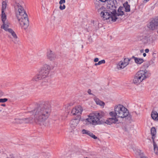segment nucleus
I'll use <instances>...</instances> for the list:
<instances>
[{
  "label": "nucleus",
  "instance_id": "obj_1",
  "mask_svg": "<svg viewBox=\"0 0 158 158\" xmlns=\"http://www.w3.org/2000/svg\"><path fill=\"white\" fill-rule=\"evenodd\" d=\"M128 111L125 107L122 105H118L114 106V111L109 113V115L112 118H108L106 121H103L101 119L105 116L104 113L100 111L90 114L89 118L85 119V122L87 125L91 124L96 125L105 123L110 125L118 122V118H123L128 116L131 118V115H128Z\"/></svg>",
  "mask_w": 158,
  "mask_h": 158
},
{
  "label": "nucleus",
  "instance_id": "obj_2",
  "mask_svg": "<svg viewBox=\"0 0 158 158\" xmlns=\"http://www.w3.org/2000/svg\"><path fill=\"white\" fill-rule=\"evenodd\" d=\"M51 110V107L48 102H42L31 111L34 118H23L24 122V123H35L39 125L43 124L49 118Z\"/></svg>",
  "mask_w": 158,
  "mask_h": 158
},
{
  "label": "nucleus",
  "instance_id": "obj_3",
  "mask_svg": "<svg viewBox=\"0 0 158 158\" xmlns=\"http://www.w3.org/2000/svg\"><path fill=\"white\" fill-rule=\"evenodd\" d=\"M116 0H111L107 2V6L104 10L103 7L98 10V12H100V15L103 20L109 19L115 22L118 18V16L122 15L124 13L122 10L123 8L120 7L118 10V12H116V9L117 6Z\"/></svg>",
  "mask_w": 158,
  "mask_h": 158
},
{
  "label": "nucleus",
  "instance_id": "obj_4",
  "mask_svg": "<svg viewBox=\"0 0 158 158\" xmlns=\"http://www.w3.org/2000/svg\"><path fill=\"white\" fill-rule=\"evenodd\" d=\"M15 8L16 16L20 26L25 29L27 28L29 24L27 14L22 6L19 3H16Z\"/></svg>",
  "mask_w": 158,
  "mask_h": 158
},
{
  "label": "nucleus",
  "instance_id": "obj_5",
  "mask_svg": "<svg viewBox=\"0 0 158 158\" xmlns=\"http://www.w3.org/2000/svg\"><path fill=\"white\" fill-rule=\"evenodd\" d=\"M50 70V66L47 64H44L41 68L39 73L33 78L32 81H37L47 78L48 77Z\"/></svg>",
  "mask_w": 158,
  "mask_h": 158
},
{
  "label": "nucleus",
  "instance_id": "obj_6",
  "mask_svg": "<svg viewBox=\"0 0 158 158\" xmlns=\"http://www.w3.org/2000/svg\"><path fill=\"white\" fill-rule=\"evenodd\" d=\"M150 74L146 70H140L135 75L133 79V82L135 84H139L143 80L148 77Z\"/></svg>",
  "mask_w": 158,
  "mask_h": 158
},
{
  "label": "nucleus",
  "instance_id": "obj_7",
  "mask_svg": "<svg viewBox=\"0 0 158 158\" xmlns=\"http://www.w3.org/2000/svg\"><path fill=\"white\" fill-rule=\"evenodd\" d=\"M139 40H142L144 44H151L155 40L156 38L153 35H148L143 36Z\"/></svg>",
  "mask_w": 158,
  "mask_h": 158
},
{
  "label": "nucleus",
  "instance_id": "obj_8",
  "mask_svg": "<svg viewBox=\"0 0 158 158\" xmlns=\"http://www.w3.org/2000/svg\"><path fill=\"white\" fill-rule=\"evenodd\" d=\"M82 111V107L80 106L75 107L72 109L71 113L73 115L80 116Z\"/></svg>",
  "mask_w": 158,
  "mask_h": 158
},
{
  "label": "nucleus",
  "instance_id": "obj_9",
  "mask_svg": "<svg viewBox=\"0 0 158 158\" xmlns=\"http://www.w3.org/2000/svg\"><path fill=\"white\" fill-rule=\"evenodd\" d=\"M11 34L13 37V40H12L14 43L17 44L19 43V40L18 39L17 36L14 31L11 29H9V30L7 31Z\"/></svg>",
  "mask_w": 158,
  "mask_h": 158
},
{
  "label": "nucleus",
  "instance_id": "obj_10",
  "mask_svg": "<svg viewBox=\"0 0 158 158\" xmlns=\"http://www.w3.org/2000/svg\"><path fill=\"white\" fill-rule=\"evenodd\" d=\"M47 58L50 60L53 61L56 58V56L54 52L51 50L48 51L47 53Z\"/></svg>",
  "mask_w": 158,
  "mask_h": 158
},
{
  "label": "nucleus",
  "instance_id": "obj_11",
  "mask_svg": "<svg viewBox=\"0 0 158 158\" xmlns=\"http://www.w3.org/2000/svg\"><path fill=\"white\" fill-rule=\"evenodd\" d=\"M79 122L78 119H72L70 122V126L71 128H75Z\"/></svg>",
  "mask_w": 158,
  "mask_h": 158
},
{
  "label": "nucleus",
  "instance_id": "obj_12",
  "mask_svg": "<svg viewBox=\"0 0 158 158\" xmlns=\"http://www.w3.org/2000/svg\"><path fill=\"white\" fill-rule=\"evenodd\" d=\"M3 24L1 26V28L4 29L6 31H7L9 29L8 28L10 23L7 21L2 22Z\"/></svg>",
  "mask_w": 158,
  "mask_h": 158
},
{
  "label": "nucleus",
  "instance_id": "obj_13",
  "mask_svg": "<svg viewBox=\"0 0 158 158\" xmlns=\"http://www.w3.org/2000/svg\"><path fill=\"white\" fill-rule=\"evenodd\" d=\"M123 7H121L123 8V9L122 10V11H123L124 9H125V10L126 12H129L130 11V6L128 4L127 2H126L124 3L123 4ZM121 7V6L119 7V8Z\"/></svg>",
  "mask_w": 158,
  "mask_h": 158
},
{
  "label": "nucleus",
  "instance_id": "obj_14",
  "mask_svg": "<svg viewBox=\"0 0 158 158\" xmlns=\"http://www.w3.org/2000/svg\"><path fill=\"white\" fill-rule=\"evenodd\" d=\"M131 59H134L135 63L138 64H141L143 62V60L142 58H139L132 56Z\"/></svg>",
  "mask_w": 158,
  "mask_h": 158
},
{
  "label": "nucleus",
  "instance_id": "obj_15",
  "mask_svg": "<svg viewBox=\"0 0 158 158\" xmlns=\"http://www.w3.org/2000/svg\"><path fill=\"white\" fill-rule=\"evenodd\" d=\"M151 117L153 119L155 120H158V114L156 111H153L152 112Z\"/></svg>",
  "mask_w": 158,
  "mask_h": 158
},
{
  "label": "nucleus",
  "instance_id": "obj_16",
  "mask_svg": "<svg viewBox=\"0 0 158 158\" xmlns=\"http://www.w3.org/2000/svg\"><path fill=\"white\" fill-rule=\"evenodd\" d=\"M153 148H154V150L155 153V154L158 155V146L156 143L155 142L154 140L152 141Z\"/></svg>",
  "mask_w": 158,
  "mask_h": 158
},
{
  "label": "nucleus",
  "instance_id": "obj_17",
  "mask_svg": "<svg viewBox=\"0 0 158 158\" xmlns=\"http://www.w3.org/2000/svg\"><path fill=\"white\" fill-rule=\"evenodd\" d=\"M94 100L97 105L103 106L105 104L104 102L101 101L98 98H95Z\"/></svg>",
  "mask_w": 158,
  "mask_h": 158
},
{
  "label": "nucleus",
  "instance_id": "obj_18",
  "mask_svg": "<svg viewBox=\"0 0 158 158\" xmlns=\"http://www.w3.org/2000/svg\"><path fill=\"white\" fill-rule=\"evenodd\" d=\"M124 64V63L122 61L119 62L117 65V68L118 69H123L124 68L126 67L127 65H125Z\"/></svg>",
  "mask_w": 158,
  "mask_h": 158
},
{
  "label": "nucleus",
  "instance_id": "obj_19",
  "mask_svg": "<svg viewBox=\"0 0 158 158\" xmlns=\"http://www.w3.org/2000/svg\"><path fill=\"white\" fill-rule=\"evenodd\" d=\"M151 133L152 135V139L153 140H154L155 135L156 134V131L154 127H152L151 129Z\"/></svg>",
  "mask_w": 158,
  "mask_h": 158
},
{
  "label": "nucleus",
  "instance_id": "obj_20",
  "mask_svg": "<svg viewBox=\"0 0 158 158\" xmlns=\"http://www.w3.org/2000/svg\"><path fill=\"white\" fill-rule=\"evenodd\" d=\"M1 19L2 22L7 21L6 20V16L4 12L2 11L1 14Z\"/></svg>",
  "mask_w": 158,
  "mask_h": 158
},
{
  "label": "nucleus",
  "instance_id": "obj_21",
  "mask_svg": "<svg viewBox=\"0 0 158 158\" xmlns=\"http://www.w3.org/2000/svg\"><path fill=\"white\" fill-rule=\"evenodd\" d=\"M15 123L17 124H21L24 123L23 118H15Z\"/></svg>",
  "mask_w": 158,
  "mask_h": 158
},
{
  "label": "nucleus",
  "instance_id": "obj_22",
  "mask_svg": "<svg viewBox=\"0 0 158 158\" xmlns=\"http://www.w3.org/2000/svg\"><path fill=\"white\" fill-rule=\"evenodd\" d=\"M131 59V58L130 59L125 58L124 59V60L122 62L124 63V64H125V65L127 66L129 64V62Z\"/></svg>",
  "mask_w": 158,
  "mask_h": 158
},
{
  "label": "nucleus",
  "instance_id": "obj_23",
  "mask_svg": "<svg viewBox=\"0 0 158 158\" xmlns=\"http://www.w3.org/2000/svg\"><path fill=\"white\" fill-rule=\"evenodd\" d=\"M6 4L5 1H3L2 3V12H4L6 7Z\"/></svg>",
  "mask_w": 158,
  "mask_h": 158
},
{
  "label": "nucleus",
  "instance_id": "obj_24",
  "mask_svg": "<svg viewBox=\"0 0 158 158\" xmlns=\"http://www.w3.org/2000/svg\"><path fill=\"white\" fill-rule=\"evenodd\" d=\"M87 135L94 139H97V137L95 135H94L92 132H90L89 131Z\"/></svg>",
  "mask_w": 158,
  "mask_h": 158
},
{
  "label": "nucleus",
  "instance_id": "obj_25",
  "mask_svg": "<svg viewBox=\"0 0 158 158\" xmlns=\"http://www.w3.org/2000/svg\"><path fill=\"white\" fill-rule=\"evenodd\" d=\"M95 7L98 9H98H99L100 8H102V7L103 8V9H104V7L103 6H100V4L99 2H96L95 3Z\"/></svg>",
  "mask_w": 158,
  "mask_h": 158
},
{
  "label": "nucleus",
  "instance_id": "obj_26",
  "mask_svg": "<svg viewBox=\"0 0 158 158\" xmlns=\"http://www.w3.org/2000/svg\"><path fill=\"white\" fill-rule=\"evenodd\" d=\"M44 158H49L50 156V154L48 152H45L43 154Z\"/></svg>",
  "mask_w": 158,
  "mask_h": 158
},
{
  "label": "nucleus",
  "instance_id": "obj_27",
  "mask_svg": "<svg viewBox=\"0 0 158 158\" xmlns=\"http://www.w3.org/2000/svg\"><path fill=\"white\" fill-rule=\"evenodd\" d=\"M136 154L140 156H141L143 155V152L139 150H137L136 151Z\"/></svg>",
  "mask_w": 158,
  "mask_h": 158
},
{
  "label": "nucleus",
  "instance_id": "obj_28",
  "mask_svg": "<svg viewBox=\"0 0 158 158\" xmlns=\"http://www.w3.org/2000/svg\"><path fill=\"white\" fill-rule=\"evenodd\" d=\"M41 9L43 11L44 13H46L47 12V9H45L44 6L43 5H42V7H41Z\"/></svg>",
  "mask_w": 158,
  "mask_h": 158
},
{
  "label": "nucleus",
  "instance_id": "obj_29",
  "mask_svg": "<svg viewBox=\"0 0 158 158\" xmlns=\"http://www.w3.org/2000/svg\"><path fill=\"white\" fill-rule=\"evenodd\" d=\"M8 100V99L6 98H0V102H4Z\"/></svg>",
  "mask_w": 158,
  "mask_h": 158
},
{
  "label": "nucleus",
  "instance_id": "obj_30",
  "mask_svg": "<svg viewBox=\"0 0 158 158\" xmlns=\"http://www.w3.org/2000/svg\"><path fill=\"white\" fill-rule=\"evenodd\" d=\"M89 131H88L84 129L82 130V133L83 134H85L87 135Z\"/></svg>",
  "mask_w": 158,
  "mask_h": 158
},
{
  "label": "nucleus",
  "instance_id": "obj_31",
  "mask_svg": "<svg viewBox=\"0 0 158 158\" xmlns=\"http://www.w3.org/2000/svg\"><path fill=\"white\" fill-rule=\"evenodd\" d=\"M59 8L61 10H64L65 8V6L64 5H60Z\"/></svg>",
  "mask_w": 158,
  "mask_h": 158
},
{
  "label": "nucleus",
  "instance_id": "obj_32",
  "mask_svg": "<svg viewBox=\"0 0 158 158\" xmlns=\"http://www.w3.org/2000/svg\"><path fill=\"white\" fill-rule=\"evenodd\" d=\"M99 64L100 65L101 64H104L105 63V60H100L98 62Z\"/></svg>",
  "mask_w": 158,
  "mask_h": 158
},
{
  "label": "nucleus",
  "instance_id": "obj_33",
  "mask_svg": "<svg viewBox=\"0 0 158 158\" xmlns=\"http://www.w3.org/2000/svg\"><path fill=\"white\" fill-rule=\"evenodd\" d=\"M65 0H60L59 2V3L60 5H62L63 3H65Z\"/></svg>",
  "mask_w": 158,
  "mask_h": 158
},
{
  "label": "nucleus",
  "instance_id": "obj_34",
  "mask_svg": "<svg viewBox=\"0 0 158 158\" xmlns=\"http://www.w3.org/2000/svg\"><path fill=\"white\" fill-rule=\"evenodd\" d=\"M88 93L89 95H93L92 93H91V90L90 89H89L88 90Z\"/></svg>",
  "mask_w": 158,
  "mask_h": 158
},
{
  "label": "nucleus",
  "instance_id": "obj_35",
  "mask_svg": "<svg viewBox=\"0 0 158 158\" xmlns=\"http://www.w3.org/2000/svg\"><path fill=\"white\" fill-rule=\"evenodd\" d=\"M98 58H95L94 59V61L95 62H96L98 61Z\"/></svg>",
  "mask_w": 158,
  "mask_h": 158
},
{
  "label": "nucleus",
  "instance_id": "obj_36",
  "mask_svg": "<svg viewBox=\"0 0 158 158\" xmlns=\"http://www.w3.org/2000/svg\"><path fill=\"white\" fill-rule=\"evenodd\" d=\"M108 0H99V1L102 2H105Z\"/></svg>",
  "mask_w": 158,
  "mask_h": 158
},
{
  "label": "nucleus",
  "instance_id": "obj_37",
  "mask_svg": "<svg viewBox=\"0 0 158 158\" xmlns=\"http://www.w3.org/2000/svg\"><path fill=\"white\" fill-rule=\"evenodd\" d=\"M145 52L146 53H148L149 52V49L148 48L145 49Z\"/></svg>",
  "mask_w": 158,
  "mask_h": 158
},
{
  "label": "nucleus",
  "instance_id": "obj_38",
  "mask_svg": "<svg viewBox=\"0 0 158 158\" xmlns=\"http://www.w3.org/2000/svg\"><path fill=\"white\" fill-rule=\"evenodd\" d=\"M2 114L3 115H5L6 114V112L4 111H3L2 112Z\"/></svg>",
  "mask_w": 158,
  "mask_h": 158
},
{
  "label": "nucleus",
  "instance_id": "obj_39",
  "mask_svg": "<svg viewBox=\"0 0 158 158\" xmlns=\"http://www.w3.org/2000/svg\"><path fill=\"white\" fill-rule=\"evenodd\" d=\"M140 158H147V157H146L145 156H141Z\"/></svg>",
  "mask_w": 158,
  "mask_h": 158
},
{
  "label": "nucleus",
  "instance_id": "obj_40",
  "mask_svg": "<svg viewBox=\"0 0 158 158\" xmlns=\"http://www.w3.org/2000/svg\"><path fill=\"white\" fill-rule=\"evenodd\" d=\"M95 66H97V65H99V63L98 62V63H96L95 64Z\"/></svg>",
  "mask_w": 158,
  "mask_h": 158
},
{
  "label": "nucleus",
  "instance_id": "obj_41",
  "mask_svg": "<svg viewBox=\"0 0 158 158\" xmlns=\"http://www.w3.org/2000/svg\"><path fill=\"white\" fill-rule=\"evenodd\" d=\"M146 55V53H143V56L144 57H145Z\"/></svg>",
  "mask_w": 158,
  "mask_h": 158
},
{
  "label": "nucleus",
  "instance_id": "obj_42",
  "mask_svg": "<svg viewBox=\"0 0 158 158\" xmlns=\"http://www.w3.org/2000/svg\"><path fill=\"white\" fill-rule=\"evenodd\" d=\"M135 114H136L137 115H139V113L138 114L136 112H135Z\"/></svg>",
  "mask_w": 158,
  "mask_h": 158
},
{
  "label": "nucleus",
  "instance_id": "obj_43",
  "mask_svg": "<svg viewBox=\"0 0 158 158\" xmlns=\"http://www.w3.org/2000/svg\"><path fill=\"white\" fill-rule=\"evenodd\" d=\"M1 106H5V104H2Z\"/></svg>",
  "mask_w": 158,
  "mask_h": 158
},
{
  "label": "nucleus",
  "instance_id": "obj_44",
  "mask_svg": "<svg viewBox=\"0 0 158 158\" xmlns=\"http://www.w3.org/2000/svg\"><path fill=\"white\" fill-rule=\"evenodd\" d=\"M45 85V84H44V82H42V85Z\"/></svg>",
  "mask_w": 158,
  "mask_h": 158
},
{
  "label": "nucleus",
  "instance_id": "obj_45",
  "mask_svg": "<svg viewBox=\"0 0 158 158\" xmlns=\"http://www.w3.org/2000/svg\"><path fill=\"white\" fill-rule=\"evenodd\" d=\"M2 110H0V112H2Z\"/></svg>",
  "mask_w": 158,
  "mask_h": 158
},
{
  "label": "nucleus",
  "instance_id": "obj_46",
  "mask_svg": "<svg viewBox=\"0 0 158 158\" xmlns=\"http://www.w3.org/2000/svg\"><path fill=\"white\" fill-rule=\"evenodd\" d=\"M149 0H144V1H146V2H148Z\"/></svg>",
  "mask_w": 158,
  "mask_h": 158
},
{
  "label": "nucleus",
  "instance_id": "obj_47",
  "mask_svg": "<svg viewBox=\"0 0 158 158\" xmlns=\"http://www.w3.org/2000/svg\"><path fill=\"white\" fill-rule=\"evenodd\" d=\"M11 158H14V157H11Z\"/></svg>",
  "mask_w": 158,
  "mask_h": 158
}]
</instances>
